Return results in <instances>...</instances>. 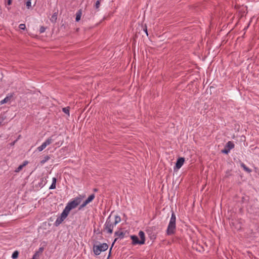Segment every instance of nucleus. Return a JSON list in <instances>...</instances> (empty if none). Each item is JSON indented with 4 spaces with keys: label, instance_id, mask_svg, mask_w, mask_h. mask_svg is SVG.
<instances>
[{
    "label": "nucleus",
    "instance_id": "nucleus-1",
    "mask_svg": "<svg viewBox=\"0 0 259 259\" xmlns=\"http://www.w3.org/2000/svg\"><path fill=\"white\" fill-rule=\"evenodd\" d=\"M120 221V217L117 215H113V211H112L107 219L104 225V230L106 231L107 233L111 234L113 232L114 226Z\"/></svg>",
    "mask_w": 259,
    "mask_h": 259
},
{
    "label": "nucleus",
    "instance_id": "nucleus-2",
    "mask_svg": "<svg viewBox=\"0 0 259 259\" xmlns=\"http://www.w3.org/2000/svg\"><path fill=\"white\" fill-rule=\"evenodd\" d=\"M84 197L85 195L82 196L81 195H79L67 204L66 207L64 209V210L69 214L70 211L72 209L75 208L79 204H80L82 198Z\"/></svg>",
    "mask_w": 259,
    "mask_h": 259
},
{
    "label": "nucleus",
    "instance_id": "nucleus-3",
    "mask_svg": "<svg viewBox=\"0 0 259 259\" xmlns=\"http://www.w3.org/2000/svg\"><path fill=\"white\" fill-rule=\"evenodd\" d=\"M176 216L174 213H172L169 223L168 224L166 233L168 235L174 234L176 231Z\"/></svg>",
    "mask_w": 259,
    "mask_h": 259
},
{
    "label": "nucleus",
    "instance_id": "nucleus-4",
    "mask_svg": "<svg viewBox=\"0 0 259 259\" xmlns=\"http://www.w3.org/2000/svg\"><path fill=\"white\" fill-rule=\"evenodd\" d=\"M108 248V244L106 243H104L100 244L99 245H94L93 250L94 254L96 255H98L101 252L106 250Z\"/></svg>",
    "mask_w": 259,
    "mask_h": 259
},
{
    "label": "nucleus",
    "instance_id": "nucleus-5",
    "mask_svg": "<svg viewBox=\"0 0 259 259\" xmlns=\"http://www.w3.org/2000/svg\"><path fill=\"white\" fill-rule=\"evenodd\" d=\"M68 214L64 210L61 214V215L57 218L56 222L54 223V226L56 227L59 226L63 221L68 217Z\"/></svg>",
    "mask_w": 259,
    "mask_h": 259
},
{
    "label": "nucleus",
    "instance_id": "nucleus-6",
    "mask_svg": "<svg viewBox=\"0 0 259 259\" xmlns=\"http://www.w3.org/2000/svg\"><path fill=\"white\" fill-rule=\"evenodd\" d=\"M235 146L234 144L231 142L229 141L227 143L224 149L222 150V152L224 154H228L230 150L234 148Z\"/></svg>",
    "mask_w": 259,
    "mask_h": 259
},
{
    "label": "nucleus",
    "instance_id": "nucleus-7",
    "mask_svg": "<svg viewBox=\"0 0 259 259\" xmlns=\"http://www.w3.org/2000/svg\"><path fill=\"white\" fill-rule=\"evenodd\" d=\"M146 232L151 240H154L156 238V234L153 232V227H149L146 230Z\"/></svg>",
    "mask_w": 259,
    "mask_h": 259
},
{
    "label": "nucleus",
    "instance_id": "nucleus-8",
    "mask_svg": "<svg viewBox=\"0 0 259 259\" xmlns=\"http://www.w3.org/2000/svg\"><path fill=\"white\" fill-rule=\"evenodd\" d=\"M131 238L132 240V244L133 245H143L144 244L143 243H142L141 241V240L139 239L138 237L136 235H133L131 236Z\"/></svg>",
    "mask_w": 259,
    "mask_h": 259
},
{
    "label": "nucleus",
    "instance_id": "nucleus-9",
    "mask_svg": "<svg viewBox=\"0 0 259 259\" xmlns=\"http://www.w3.org/2000/svg\"><path fill=\"white\" fill-rule=\"evenodd\" d=\"M28 162L27 161H24L23 162V163L20 165L15 170V171L16 172H18L19 171H20L27 164H28Z\"/></svg>",
    "mask_w": 259,
    "mask_h": 259
},
{
    "label": "nucleus",
    "instance_id": "nucleus-10",
    "mask_svg": "<svg viewBox=\"0 0 259 259\" xmlns=\"http://www.w3.org/2000/svg\"><path fill=\"white\" fill-rule=\"evenodd\" d=\"M12 97H13L12 94L8 95L4 99H3V100H2L1 101V102H0L1 104H3L8 102L9 101H10V100L11 99V98Z\"/></svg>",
    "mask_w": 259,
    "mask_h": 259
},
{
    "label": "nucleus",
    "instance_id": "nucleus-11",
    "mask_svg": "<svg viewBox=\"0 0 259 259\" xmlns=\"http://www.w3.org/2000/svg\"><path fill=\"white\" fill-rule=\"evenodd\" d=\"M139 236L140 238V240H141V242L143 243V244H145V233L143 231H140L139 232Z\"/></svg>",
    "mask_w": 259,
    "mask_h": 259
},
{
    "label": "nucleus",
    "instance_id": "nucleus-12",
    "mask_svg": "<svg viewBox=\"0 0 259 259\" xmlns=\"http://www.w3.org/2000/svg\"><path fill=\"white\" fill-rule=\"evenodd\" d=\"M114 235L118 236V238H119L120 239H122L124 237L125 233L123 232H122V231H116L114 233Z\"/></svg>",
    "mask_w": 259,
    "mask_h": 259
},
{
    "label": "nucleus",
    "instance_id": "nucleus-13",
    "mask_svg": "<svg viewBox=\"0 0 259 259\" xmlns=\"http://www.w3.org/2000/svg\"><path fill=\"white\" fill-rule=\"evenodd\" d=\"M240 166L244 169V171L248 173H250L252 171L251 169L247 167L245 165V164L243 162L240 163Z\"/></svg>",
    "mask_w": 259,
    "mask_h": 259
},
{
    "label": "nucleus",
    "instance_id": "nucleus-14",
    "mask_svg": "<svg viewBox=\"0 0 259 259\" xmlns=\"http://www.w3.org/2000/svg\"><path fill=\"white\" fill-rule=\"evenodd\" d=\"M82 15V10L81 9L77 11L76 14V18H75V21L76 22H78L81 18V16Z\"/></svg>",
    "mask_w": 259,
    "mask_h": 259
},
{
    "label": "nucleus",
    "instance_id": "nucleus-15",
    "mask_svg": "<svg viewBox=\"0 0 259 259\" xmlns=\"http://www.w3.org/2000/svg\"><path fill=\"white\" fill-rule=\"evenodd\" d=\"M55 136V135H52L50 137H49L44 143L47 146L48 145L51 144L52 142L54 140V139L53 137Z\"/></svg>",
    "mask_w": 259,
    "mask_h": 259
},
{
    "label": "nucleus",
    "instance_id": "nucleus-16",
    "mask_svg": "<svg viewBox=\"0 0 259 259\" xmlns=\"http://www.w3.org/2000/svg\"><path fill=\"white\" fill-rule=\"evenodd\" d=\"M58 12H55L52 15L50 20L52 23H55L57 19Z\"/></svg>",
    "mask_w": 259,
    "mask_h": 259
},
{
    "label": "nucleus",
    "instance_id": "nucleus-17",
    "mask_svg": "<svg viewBox=\"0 0 259 259\" xmlns=\"http://www.w3.org/2000/svg\"><path fill=\"white\" fill-rule=\"evenodd\" d=\"M57 182V179L56 178H53L52 180V183L50 187H49V189L52 190L55 189L56 188V185Z\"/></svg>",
    "mask_w": 259,
    "mask_h": 259
},
{
    "label": "nucleus",
    "instance_id": "nucleus-18",
    "mask_svg": "<svg viewBox=\"0 0 259 259\" xmlns=\"http://www.w3.org/2000/svg\"><path fill=\"white\" fill-rule=\"evenodd\" d=\"M41 182L38 184L39 186L42 187L47 183V179L46 178H41Z\"/></svg>",
    "mask_w": 259,
    "mask_h": 259
},
{
    "label": "nucleus",
    "instance_id": "nucleus-19",
    "mask_svg": "<svg viewBox=\"0 0 259 259\" xmlns=\"http://www.w3.org/2000/svg\"><path fill=\"white\" fill-rule=\"evenodd\" d=\"M88 204H89V202L85 200L81 205H79L78 210H80L82 209L83 208H84Z\"/></svg>",
    "mask_w": 259,
    "mask_h": 259
},
{
    "label": "nucleus",
    "instance_id": "nucleus-20",
    "mask_svg": "<svg viewBox=\"0 0 259 259\" xmlns=\"http://www.w3.org/2000/svg\"><path fill=\"white\" fill-rule=\"evenodd\" d=\"M95 194H92L91 195H90L88 197V198L86 199V201H87L89 203H90L91 202H92L94 199L95 198Z\"/></svg>",
    "mask_w": 259,
    "mask_h": 259
},
{
    "label": "nucleus",
    "instance_id": "nucleus-21",
    "mask_svg": "<svg viewBox=\"0 0 259 259\" xmlns=\"http://www.w3.org/2000/svg\"><path fill=\"white\" fill-rule=\"evenodd\" d=\"M50 159V157L48 155H47V156H45L44 158H43V159H42L40 161V164H43L45 162H46L48 160H49Z\"/></svg>",
    "mask_w": 259,
    "mask_h": 259
},
{
    "label": "nucleus",
    "instance_id": "nucleus-22",
    "mask_svg": "<svg viewBox=\"0 0 259 259\" xmlns=\"http://www.w3.org/2000/svg\"><path fill=\"white\" fill-rule=\"evenodd\" d=\"M19 254V251L17 250H15V251L13 252V253L12 255V258L13 259L17 258L18 257Z\"/></svg>",
    "mask_w": 259,
    "mask_h": 259
},
{
    "label": "nucleus",
    "instance_id": "nucleus-23",
    "mask_svg": "<svg viewBox=\"0 0 259 259\" xmlns=\"http://www.w3.org/2000/svg\"><path fill=\"white\" fill-rule=\"evenodd\" d=\"M47 146L45 144V143L44 142L41 144V145L37 147V149L39 152H40L42 151Z\"/></svg>",
    "mask_w": 259,
    "mask_h": 259
},
{
    "label": "nucleus",
    "instance_id": "nucleus-24",
    "mask_svg": "<svg viewBox=\"0 0 259 259\" xmlns=\"http://www.w3.org/2000/svg\"><path fill=\"white\" fill-rule=\"evenodd\" d=\"M185 162L184 157H179V168L183 165Z\"/></svg>",
    "mask_w": 259,
    "mask_h": 259
},
{
    "label": "nucleus",
    "instance_id": "nucleus-25",
    "mask_svg": "<svg viewBox=\"0 0 259 259\" xmlns=\"http://www.w3.org/2000/svg\"><path fill=\"white\" fill-rule=\"evenodd\" d=\"M178 158L176 159V161L175 162V165L174 167V174L176 173L178 170Z\"/></svg>",
    "mask_w": 259,
    "mask_h": 259
},
{
    "label": "nucleus",
    "instance_id": "nucleus-26",
    "mask_svg": "<svg viewBox=\"0 0 259 259\" xmlns=\"http://www.w3.org/2000/svg\"><path fill=\"white\" fill-rule=\"evenodd\" d=\"M62 111L66 114H68V115H69V111H70V107H64L62 109Z\"/></svg>",
    "mask_w": 259,
    "mask_h": 259
},
{
    "label": "nucleus",
    "instance_id": "nucleus-27",
    "mask_svg": "<svg viewBox=\"0 0 259 259\" xmlns=\"http://www.w3.org/2000/svg\"><path fill=\"white\" fill-rule=\"evenodd\" d=\"M141 27L143 28V31L145 32L147 36H148V31H147V27L146 25H145L144 27L143 26H141Z\"/></svg>",
    "mask_w": 259,
    "mask_h": 259
},
{
    "label": "nucleus",
    "instance_id": "nucleus-28",
    "mask_svg": "<svg viewBox=\"0 0 259 259\" xmlns=\"http://www.w3.org/2000/svg\"><path fill=\"white\" fill-rule=\"evenodd\" d=\"M26 6L28 9L31 7V0H26Z\"/></svg>",
    "mask_w": 259,
    "mask_h": 259
},
{
    "label": "nucleus",
    "instance_id": "nucleus-29",
    "mask_svg": "<svg viewBox=\"0 0 259 259\" xmlns=\"http://www.w3.org/2000/svg\"><path fill=\"white\" fill-rule=\"evenodd\" d=\"M100 1L101 0H98L96 3H95V7L96 9H98L100 6Z\"/></svg>",
    "mask_w": 259,
    "mask_h": 259
},
{
    "label": "nucleus",
    "instance_id": "nucleus-30",
    "mask_svg": "<svg viewBox=\"0 0 259 259\" xmlns=\"http://www.w3.org/2000/svg\"><path fill=\"white\" fill-rule=\"evenodd\" d=\"M19 28L21 30H24L26 29V26L25 24H20L19 26Z\"/></svg>",
    "mask_w": 259,
    "mask_h": 259
},
{
    "label": "nucleus",
    "instance_id": "nucleus-31",
    "mask_svg": "<svg viewBox=\"0 0 259 259\" xmlns=\"http://www.w3.org/2000/svg\"><path fill=\"white\" fill-rule=\"evenodd\" d=\"M46 29V28L45 27L41 26L39 29L40 33H44Z\"/></svg>",
    "mask_w": 259,
    "mask_h": 259
},
{
    "label": "nucleus",
    "instance_id": "nucleus-32",
    "mask_svg": "<svg viewBox=\"0 0 259 259\" xmlns=\"http://www.w3.org/2000/svg\"><path fill=\"white\" fill-rule=\"evenodd\" d=\"M32 258L33 259H38L39 258V255H37V253H35L33 254Z\"/></svg>",
    "mask_w": 259,
    "mask_h": 259
},
{
    "label": "nucleus",
    "instance_id": "nucleus-33",
    "mask_svg": "<svg viewBox=\"0 0 259 259\" xmlns=\"http://www.w3.org/2000/svg\"><path fill=\"white\" fill-rule=\"evenodd\" d=\"M44 250V247H41L38 249V250L37 251V252H38V253H41L43 252Z\"/></svg>",
    "mask_w": 259,
    "mask_h": 259
},
{
    "label": "nucleus",
    "instance_id": "nucleus-34",
    "mask_svg": "<svg viewBox=\"0 0 259 259\" xmlns=\"http://www.w3.org/2000/svg\"><path fill=\"white\" fill-rule=\"evenodd\" d=\"M118 238H115V239H114V241L113 242V243H112V245H111V247H113V245H114V244L115 242L118 240Z\"/></svg>",
    "mask_w": 259,
    "mask_h": 259
},
{
    "label": "nucleus",
    "instance_id": "nucleus-35",
    "mask_svg": "<svg viewBox=\"0 0 259 259\" xmlns=\"http://www.w3.org/2000/svg\"><path fill=\"white\" fill-rule=\"evenodd\" d=\"M12 3V0H8L7 1V5H11Z\"/></svg>",
    "mask_w": 259,
    "mask_h": 259
},
{
    "label": "nucleus",
    "instance_id": "nucleus-36",
    "mask_svg": "<svg viewBox=\"0 0 259 259\" xmlns=\"http://www.w3.org/2000/svg\"><path fill=\"white\" fill-rule=\"evenodd\" d=\"M112 247H111L110 248V251H109V254H108V258H109V257L111 255V250H112Z\"/></svg>",
    "mask_w": 259,
    "mask_h": 259
},
{
    "label": "nucleus",
    "instance_id": "nucleus-37",
    "mask_svg": "<svg viewBox=\"0 0 259 259\" xmlns=\"http://www.w3.org/2000/svg\"><path fill=\"white\" fill-rule=\"evenodd\" d=\"M93 190L94 192H96L98 191V189L97 188H94Z\"/></svg>",
    "mask_w": 259,
    "mask_h": 259
},
{
    "label": "nucleus",
    "instance_id": "nucleus-38",
    "mask_svg": "<svg viewBox=\"0 0 259 259\" xmlns=\"http://www.w3.org/2000/svg\"><path fill=\"white\" fill-rule=\"evenodd\" d=\"M35 253H37V255H39V253H38V252H37V251H36L35 252Z\"/></svg>",
    "mask_w": 259,
    "mask_h": 259
},
{
    "label": "nucleus",
    "instance_id": "nucleus-39",
    "mask_svg": "<svg viewBox=\"0 0 259 259\" xmlns=\"http://www.w3.org/2000/svg\"><path fill=\"white\" fill-rule=\"evenodd\" d=\"M1 124H2V122H0V125H1Z\"/></svg>",
    "mask_w": 259,
    "mask_h": 259
}]
</instances>
